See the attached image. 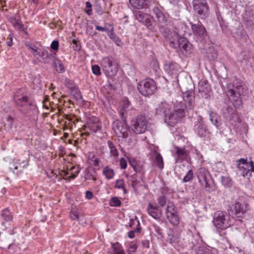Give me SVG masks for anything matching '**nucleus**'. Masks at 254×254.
I'll return each mask as SVG.
<instances>
[{"label":"nucleus","instance_id":"obj_1","mask_svg":"<svg viewBox=\"0 0 254 254\" xmlns=\"http://www.w3.org/2000/svg\"><path fill=\"white\" fill-rule=\"evenodd\" d=\"M185 112L184 107L179 103L174 106L173 110L170 109L164 117V121L168 126L173 127L177 124L180 118L185 116Z\"/></svg>","mask_w":254,"mask_h":254},{"label":"nucleus","instance_id":"obj_2","mask_svg":"<svg viewBox=\"0 0 254 254\" xmlns=\"http://www.w3.org/2000/svg\"><path fill=\"white\" fill-rule=\"evenodd\" d=\"M212 222L216 228L221 230H225L231 225L230 215L221 210L214 213Z\"/></svg>","mask_w":254,"mask_h":254},{"label":"nucleus","instance_id":"obj_3","mask_svg":"<svg viewBox=\"0 0 254 254\" xmlns=\"http://www.w3.org/2000/svg\"><path fill=\"white\" fill-rule=\"evenodd\" d=\"M137 88L141 95L149 97L155 93L157 85L153 79L148 78L140 81L137 84Z\"/></svg>","mask_w":254,"mask_h":254},{"label":"nucleus","instance_id":"obj_4","mask_svg":"<svg viewBox=\"0 0 254 254\" xmlns=\"http://www.w3.org/2000/svg\"><path fill=\"white\" fill-rule=\"evenodd\" d=\"M101 66L106 75L114 76L118 70V65L115 60L112 57H105L101 61Z\"/></svg>","mask_w":254,"mask_h":254},{"label":"nucleus","instance_id":"obj_5","mask_svg":"<svg viewBox=\"0 0 254 254\" xmlns=\"http://www.w3.org/2000/svg\"><path fill=\"white\" fill-rule=\"evenodd\" d=\"M197 175L199 182L205 188L206 191L211 192L214 190V187L212 185L211 176L206 168H199L197 172Z\"/></svg>","mask_w":254,"mask_h":254},{"label":"nucleus","instance_id":"obj_6","mask_svg":"<svg viewBox=\"0 0 254 254\" xmlns=\"http://www.w3.org/2000/svg\"><path fill=\"white\" fill-rule=\"evenodd\" d=\"M130 127L131 130L136 134L144 133L147 127L146 117L142 115L137 116L131 120Z\"/></svg>","mask_w":254,"mask_h":254},{"label":"nucleus","instance_id":"obj_7","mask_svg":"<svg viewBox=\"0 0 254 254\" xmlns=\"http://www.w3.org/2000/svg\"><path fill=\"white\" fill-rule=\"evenodd\" d=\"M244 89V86L240 84L236 86H234L233 89H229L227 92V95L230 100L236 107H240L242 105L241 95L243 94Z\"/></svg>","mask_w":254,"mask_h":254},{"label":"nucleus","instance_id":"obj_8","mask_svg":"<svg viewBox=\"0 0 254 254\" xmlns=\"http://www.w3.org/2000/svg\"><path fill=\"white\" fill-rule=\"evenodd\" d=\"M113 129L116 135L123 138H127L130 133L129 127L126 122H122L117 120L113 122L112 124Z\"/></svg>","mask_w":254,"mask_h":254},{"label":"nucleus","instance_id":"obj_9","mask_svg":"<svg viewBox=\"0 0 254 254\" xmlns=\"http://www.w3.org/2000/svg\"><path fill=\"white\" fill-rule=\"evenodd\" d=\"M193 7L194 11L202 19L209 15V7L206 0H193Z\"/></svg>","mask_w":254,"mask_h":254},{"label":"nucleus","instance_id":"obj_10","mask_svg":"<svg viewBox=\"0 0 254 254\" xmlns=\"http://www.w3.org/2000/svg\"><path fill=\"white\" fill-rule=\"evenodd\" d=\"M153 13L157 19V24L159 26L160 31L165 28L170 26V22H168V16L164 14L158 7H154L153 9Z\"/></svg>","mask_w":254,"mask_h":254},{"label":"nucleus","instance_id":"obj_11","mask_svg":"<svg viewBox=\"0 0 254 254\" xmlns=\"http://www.w3.org/2000/svg\"><path fill=\"white\" fill-rule=\"evenodd\" d=\"M163 36L166 38V40L169 42L170 46L172 47H175L176 42L181 37L178 33V31H171L170 26L161 30L160 31Z\"/></svg>","mask_w":254,"mask_h":254},{"label":"nucleus","instance_id":"obj_12","mask_svg":"<svg viewBox=\"0 0 254 254\" xmlns=\"http://www.w3.org/2000/svg\"><path fill=\"white\" fill-rule=\"evenodd\" d=\"M14 100L19 111L27 113L28 110L25 109V106L31 102L28 100V97L26 95L16 93L14 95Z\"/></svg>","mask_w":254,"mask_h":254},{"label":"nucleus","instance_id":"obj_13","mask_svg":"<svg viewBox=\"0 0 254 254\" xmlns=\"http://www.w3.org/2000/svg\"><path fill=\"white\" fill-rule=\"evenodd\" d=\"M165 212L167 218L171 224L173 225H177L179 223L180 218L173 204L169 203L168 204Z\"/></svg>","mask_w":254,"mask_h":254},{"label":"nucleus","instance_id":"obj_14","mask_svg":"<svg viewBox=\"0 0 254 254\" xmlns=\"http://www.w3.org/2000/svg\"><path fill=\"white\" fill-rule=\"evenodd\" d=\"M135 19L139 22L146 25L148 28L152 27V18L147 14L137 11L134 13Z\"/></svg>","mask_w":254,"mask_h":254},{"label":"nucleus","instance_id":"obj_15","mask_svg":"<svg viewBox=\"0 0 254 254\" xmlns=\"http://www.w3.org/2000/svg\"><path fill=\"white\" fill-rule=\"evenodd\" d=\"M85 127L95 133L100 130L102 128V125L98 118L93 116L88 120Z\"/></svg>","mask_w":254,"mask_h":254},{"label":"nucleus","instance_id":"obj_16","mask_svg":"<svg viewBox=\"0 0 254 254\" xmlns=\"http://www.w3.org/2000/svg\"><path fill=\"white\" fill-rule=\"evenodd\" d=\"M191 29L193 34L196 36L200 38H205L207 35L206 29L204 26L199 22L196 24H193L190 22Z\"/></svg>","mask_w":254,"mask_h":254},{"label":"nucleus","instance_id":"obj_17","mask_svg":"<svg viewBox=\"0 0 254 254\" xmlns=\"http://www.w3.org/2000/svg\"><path fill=\"white\" fill-rule=\"evenodd\" d=\"M229 213L238 217H241L246 211L244 205L240 202H236L229 206L228 210Z\"/></svg>","mask_w":254,"mask_h":254},{"label":"nucleus","instance_id":"obj_18","mask_svg":"<svg viewBox=\"0 0 254 254\" xmlns=\"http://www.w3.org/2000/svg\"><path fill=\"white\" fill-rule=\"evenodd\" d=\"M194 93L192 90L186 91L184 93V99L186 102V107L189 110L194 106Z\"/></svg>","mask_w":254,"mask_h":254},{"label":"nucleus","instance_id":"obj_19","mask_svg":"<svg viewBox=\"0 0 254 254\" xmlns=\"http://www.w3.org/2000/svg\"><path fill=\"white\" fill-rule=\"evenodd\" d=\"M210 87L205 81L199 83L198 92L201 97L204 99H208L210 97Z\"/></svg>","mask_w":254,"mask_h":254},{"label":"nucleus","instance_id":"obj_20","mask_svg":"<svg viewBox=\"0 0 254 254\" xmlns=\"http://www.w3.org/2000/svg\"><path fill=\"white\" fill-rule=\"evenodd\" d=\"M194 131L200 137L203 136L206 132V127L203 123L201 117H198L197 121L195 122L193 128Z\"/></svg>","mask_w":254,"mask_h":254},{"label":"nucleus","instance_id":"obj_21","mask_svg":"<svg viewBox=\"0 0 254 254\" xmlns=\"http://www.w3.org/2000/svg\"><path fill=\"white\" fill-rule=\"evenodd\" d=\"M147 212L149 215L155 219L160 218L162 215L161 210L157 206L151 203H149L147 205Z\"/></svg>","mask_w":254,"mask_h":254},{"label":"nucleus","instance_id":"obj_22","mask_svg":"<svg viewBox=\"0 0 254 254\" xmlns=\"http://www.w3.org/2000/svg\"><path fill=\"white\" fill-rule=\"evenodd\" d=\"M130 102L128 100L123 101L119 109V115L123 121L126 122L127 117L129 110Z\"/></svg>","mask_w":254,"mask_h":254},{"label":"nucleus","instance_id":"obj_23","mask_svg":"<svg viewBox=\"0 0 254 254\" xmlns=\"http://www.w3.org/2000/svg\"><path fill=\"white\" fill-rule=\"evenodd\" d=\"M131 6L135 9L147 8L150 3V0H129Z\"/></svg>","mask_w":254,"mask_h":254},{"label":"nucleus","instance_id":"obj_24","mask_svg":"<svg viewBox=\"0 0 254 254\" xmlns=\"http://www.w3.org/2000/svg\"><path fill=\"white\" fill-rule=\"evenodd\" d=\"M12 219V217L10 211L7 209H3L0 216V220L1 221V224L3 229H5L7 226L5 223H8L11 221Z\"/></svg>","mask_w":254,"mask_h":254},{"label":"nucleus","instance_id":"obj_25","mask_svg":"<svg viewBox=\"0 0 254 254\" xmlns=\"http://www.w3.org/2000/svg\"><path fill=\"white\" fill-rule=\"evenodd\" d=\"M175 49L179 48L183 53L187 52L189 48L188 40L184 37H180V39L178 40L175 44V47H173Z\"/></svg>","mask_w":254,"mask_h":254},{"label":"nucleus","instance_id":"obj_26","mask_svg":"<svg viewBox=\"0 0 254 254\" xmlns=\"http://www.w3.org/2000/svg\"><path fill=\"white\" fill-rule=\"evenodd\" d=\"M238 168L240 171H242L241 175L243 176H247L249 172V163L247 162V160L241 158L238 160L237 164Z\"/></svg>","mask_w":254,"mask_h":254},{"label":"nucleus","instance_id":"obj_27","mask_svg":"<svg viewBox=\"0 0 254 254\" xmlns=\"http://www.w3.org/2000/svg\"><path fill=\"white\" fill-rule=\"evenodd\" d=\"M151 156L154 165L160 169H162L164 167V163L163 158L161 154L157 151H154L152 152Z\"/></svg>","mask_w":254,"mask_h":254},{"label":"nucleus","instance_id":"obj_28","mask_svg":"<svg viewBox=\"0 0 254 254\" xmlns=\"http://www.w3.org/2000/svg\"><path fill=\"white\" fill-rule=\"evenodd\" d=\"M170 109V106L168 104L165 102H161L158 105L157 108L156 109L155 113L157 115H164L165 116Z\"/></svg>","mask_w":254,"mask_h":254},{"label":"nucleus","instance_id":"obj_29","mask_svg":"<svg viewBox=\"0 0 254 254\" xmlns=\"http://www.w3.org/2000/svg\"><path fill=\"white\" fill-rule=\"evenodd\" d=\"M218 250L212 247H199L196 252V254H218Z\"/></svg>","mask_w":254,"mask_h":254},{"label":"nucleus","instance_id":"obj_30","mask_svg":"<svg viewBox=\"0 0 254 254\" xmlns=\"http://www.w3.org/2000/svg\"><path fill=\"white\" fill-rule=\"evenodd\" d=\"M188 156L187 151L184 148H177L176 154L175 155L176 160L178 162H181L187 158Z\"/></svg>","mask_w":254,"mask_h":254},{"label":"nucleus","instance_id":"obj_31","mask_svg":"<svg viewBox=\"0 0 254 254\" xmlns=\"http://www.w3.org/2000/svg\"><path fill=\"white\" fill-rule=\"evenodd\" d=\"M110 254H126L122 245L118 242L112 243V249Z\"/></svg>","mask_w":254,"mask_h":254},{"label":"nucleus","instance_id":"obj_32","mask_svg":"<svg viewBox=\"0 0 254 254\" xmlns=\"http://www.w3.org/2000/svg\"><path fill=\"white\" fill-rule=\"evenodd\" d=\"M102 174L108 180L113 179L115 176L114 170L108 166H105L102 171Z\"/></svg>","mask_w":254,"mask_h":254},{"label":"nucleus","instance_id":"obj_33","mask_svg":"<svg viewBox=\"0 0 254 254\" xmlns=\"http://www.w3.org/2000/svg\"><path fill=\"white\" fill-rule=\"evenodd\" d=\"M25 108L26 110H27V113L21 112L23 114L26 115V116H30L36 113V106L34 103L33 102H30L26 106H25Z\"/></svg>","mask_w":254,"mask_h":254},{"label":"nucleus","instance_id":"obj_34","mask_svg":"<svg viewBox=\"0 0 254 254\" xmlns=\"http://www.w3.org/2000/svg\"><path fill=\"white\" fill-rule=\"evenodd\" d=\"M190 237H187L186 235L182 240H181L180 245H182L184 248L188 249V250H191L193 249V244L192 242L190 241Z\"/></svg>","mask_w":254,"mask_h":254},{"label":"nucleus","instance_id":"obj_35","mask_svg":"<svg viewBox=\"0 0 254 254\" xmlns=\"http://www.w3.org/2000/svg\"><path fill=\"white\" fill-rule=\"evenodd\" d=\"M187 237H190L191 238L190 239V242H192V244H193V248L196 246L198 241L200 240V238L198 233L197 234H193L191 232L189 231L187 234Z\"/></svg>","mask_w":254,"mask_h":254},{"label":"nucleus","instance_id":"obj_36","mask_svg":"<svg viewBox=\"0 0 254 254\" xmlns=\"http://www.w3.org/2000/svg\"><path fill=\"white\" fill-rule=\"evenodd\" d=\"M107 144L110 149V156L117 158L119 155V152L116 146L110 140L107 141Z\"/></svg>","mask_w":254,"mask_h":254},{"label":"nucleus","instance_id":"obj_37","mask_svg":"<svg viewBox=\"0 0 254 254\" xmlns=\"http://www.w3.org/2000/svg\"><path fill=\"white\" fill-rule=\"evenodd\" d=\"M235 111L232 108H228L227 112L224 113L225 118L230 121L235 120Z\"/></svg>","mask_w":254,"mask_h":254},{"label":"nucleus","instance_id":"obj_38","mask_svg":"<svg viewBox=\"0 0 254 254\" xmlns=\"http://www.w3.org/2000/svg\"><path fill=\"white\" fill-rule=\"evenodd\" d=\"M53 64L56 69V70L60 73L64 72V66L61 61L57 59H55L53 61Z\"/></svg>","mask_w":254,"mask_h":254},{"label":"nucleus","instance_id":"obj_39","mask_svg":"<svg viewBox=\"0 0 254 254\" xmlns=\"http://www.w3.org/2000/svg\"><path fill=\"white\" fill-rule=\"evenodd\" d=\"M88 159L92 162L95 166H98L99 165L100 160L96 157L94 152H90L88 153Z\"/></svg>","mask_w":254,"mask_h":254},{"label":"nucleus","instance_id":"obj_40","mask_svg":"<svg viewBox=\"0 0 254 254\" xmlns=\"http://www.w3.org/2000/svg\"><path fill=\"white\" fill-rule=\"evenodd\" d=\"M70 170L72 171L70 174L69 176H67L65 179L68 181L74 179L76 178L77 175L79 173L80 169L78 167L73 166L70 169Z\"/></svg>","mask_w":254,"mask_h":254},{"label":"nucleus","instance_id":"obj_41","mask_svg":"<svg viewBox=\"0 0 254 254\" xmlns=\"http://www.w3.org/2000/svg\"><path fill=\"white\" fill-rule=\"evenodd\" d=\"M209 117L211 122L215 126L219 127L221 125L220 121L215 113L210 112Z\"/></svg>","mask_w":254,"mask_h":254},{"label":"nucleus","instance_id":"obj_42","mask_svg":"<svg viewBox=\"0 0 254 254\" xmlns=\"http://www.w3.org/2000/svg\"><path fill=\"white\" fill-rule=\"evenodd\" d=\"M39 57H41L42 59L43 62L47 63L48 62L51 56L47 50H42Z\"/></svg>","mask_w":254,"mask_h":254},{"label":"nucleus","instance_id":"obj_43","mask_svg":"<svg viewBox=\"0 0 254 254\" xmlns=\"http://www.w3.org/2000/svg\"><path fill=\"white\" fill-rule=\"evenodd\" d=\"M129 226L132 229H135L136 228H141L139 220L135 217L134 219H131L129 222Z\"/></svg>","mask_w":254,"mask_h":254},{"label":"nucleus","instance_id":"obj_44","mask_svg":"<svg viewBox=\"0 0 254 254\" xmlns=\"http://www.w3.org/2000/svg\"><path fill=\"white\" fill-rule=\"evenodd\" d=\"M115 188L119 189H122L124 193L125 194L127 192V190L125 187V182L122 179L117 180L116 181Z\"/></svg>","mask_w":254,"mask_h":254},{"label":"nucleus","instance_id":"obj_45","mask_svg":"<svg viewBox=\"0 0 254 254\" xmlns=\"http://www.w3.org/2000/svg\"><path fill=\"white\" fill-rule=\"evenodd\" d=\"M153 228L156 236L158 238H162L163 237V231L159 226L154 224L153 225Z\"/></svg>","mask_w":254,"mask_h":254},{"label":"nucleus","instance_id":"obj_46","mask_svg":"<svg viewBox=\"0 0 254 254\" xmlns=\"http://www.w3.org/2000/svg\"><path fill=\"white\" fill-rule=\"evenodd\" d=\"M169 240L171 243L172 244H176L178 243L180 245L181 243L180 238L179 237L178 235H175V234H171L169 235Z\"/></svg>","mask_w":254,"mask_h":254},{"label":"nucleus","instance_id":"obj_47","mask_svg":"<svg viewBox=\"0 0 254 254\" xmlns=\"http://www.w3.org/2000/svg\"><path fill=\"white\" fill-rule=\"evenodd\" d=\"M141 228H136L135 229H132L131 230L128 232V237L129 238H133L136 234H139L140 233Z\"/></svg>","mask_w":254,"mask_h":254},{"label":"nucleus","instance_id":"obj_48","mask_svg":"<svg viewBox=\"0 0 254 254\" xmlns=\"http://www.w3.org/2000/svg\"><path fill=\"white\" fill-rule=\"evenodd\" d=\"M109 204L112 206L118 207L120 206L121 202L118 197H114L110 199Z\"/></svg>","mask_w":254,"mask_h":254},{"label":"nucleus","instance_id":"obj_49","mask_svg":"<svg viewBox=\"0 0 254 254\" xmlns=\"http://www.w3.org/2000/svg\"><path fill=\"white\" fill-rule=\"evenodd\" d=\"M193 177V174L191 170H189L187 174L185 175V176L184 177L183 182L186 183L189 182L190 181Z\"/></svg>","mask_w":254,"mask_h":254},{"label":"nucleus","instance_id":"obj_50","mask_svg":"<svg viewBox=\"0 0 254 254\" xmlns=\"http://www.w3.org/2000/svg\"><path fill=\"white\" fill-rule=\"evenodd\" d=\"M137 248V246L136 243L134 242H131L129 243L128 245V250L127 252L128 254H132V253L135 252Z\"/></svg>","mask_w":254,"mask_h":254},{"label":"nucleus","instance_id":"obj_51","mask_svg":"<svg viewBox=\"0 0 254 254\" xmlns=\"http://www.w3.org/2000/svg\"><path fill=\"white\" fill-rule=\"evenodd\" d=\"M109 37L118 46H121L122 44L121 41L119 38L112 32L109 34Z\"/></svg>","mask_w":254,"mask_h":254},{"label":"nucleus","instance_id":"obj_52","mask_svg":"<svg viewBox=\"0 0 254 254\" xmlns=\"http://www.w3.org/2000/svg\"><path fill=\"white\" fill-rule=\"evenodd\" d=\"M11 22L14 26L18 29H21L22 27L21 22L20 20L17 19L15 18L11 19Z\"/></svg>","mask_w":254,"mask_h":254},{"label":"nucleus","instance_id":"obj_53","mask_svg":"<svg viewBox=\"0 0 254 254\" xmlns=\"http://www.w3.org/2000/svg\"><path fill=\"white\" fill-rule=\"evenodd\" d=\"M129 163L130 165L133 169V170L136 172H139L141 170V169L139 167L137 166L136 164V162L134 159L129 161Z\"/></svg>","mask_w":254,"mask_h":254},{"label":"nucleus","instance_id":"obj_54","mask_svg":"<svg viewBox=\"0 0 254 254\" xmlns=\"http://www.w3.org/2000/svg\"><path fill=\"white\" fill-rule=\"evenodd\" d=\"M92 70L93 73L96 75H100L101 74L100 67L98 65H92Z\"/></svg>","mask_w":254,"mask_h":254},{"label":"nucleus","instance_id":"obj_55","mask_svg":"<svg viewBox=\"0 0 254 254\" xmlns=\"http://www.w3.org/2000/svg\"><path fill=\"white\" fill-rule=\"evenodd\" d=\"M157 200L159 204L162 207L164 206L166 203V198L165 196L162 195L159 196Z\"/></svg>","mask_w":254,"mask_h":254},{"label":"nucleus","instance_id":"obj_56","mask_svg":"<svg viewBox=\"0 0 254 254\" xmlns=\"http://www.w3.org/2000/svg\"><path fill=\"white\" fill-rule=\"evenodd\" d=\"M222 182L224 186L226 187H230L232 185V182L230 179L228 177H224L222 178Z\"/></svg>","mask_w":254,"mask_h":254},{"label":"nucleus","instance_id":"obj_57","mask_svg":"<svg viewBox=\"0 0 254 254\" xmlns=\"http://www.w3.org/2000/svg\"><path fill=\"white\" fill-rule=\"evenodd\" d=\"M19 164V166H18L17 165H16L15 167H14V170H18V169H19L20 170V171H22V169L26 166L28 165V162L27 161H23L22 162V164H21L20 163H18Z\"/></svg>","mask_w":254,"mask_h":254},{"label":"nucleus","instance_id":"obj_58","mask_svg":"<svg viewBox=\"0 0 254 254\" xmlns=\"http://www.w3.org/2000/svg\"><path fill=\"white\" fill-rule=\"evenodd\" d=\"M86 7L87 8V9L85 10L86 13L88 15H91L92 14V4L89 1H87L86 2Z\"/></svg>","mask_w":254,"mask_h":254},{"label":"nucleus","instance_id":"obj_59","mask_svg":"<svg viewBox=\"0 0 254 254\" xmlns=\"http://www.w3.org/2000/svg\"><path fill=\"white\" fill-rule=\"evenodd\" d=\"M141 247L143 249H148L150 246L149 241L146 239L142 240L141 243Z\"/></svg>","mask_w":254,"mask_h":254},{"label":"nucleus","instance_id":"obj_60","mask_svg":"<svg viewBox=\"0 0 254 254\" xmlns=\"http://www.w3.org/2000/svg\"><path fill=\"white\" fill-rule=\"evenodd\" d=\"M51 48L54 50H57L59 48V42L58 41H53L51 45Z\"/></svg>","mask_w":254,"mask_h":254},{"label":"nucleus","instance_id":"obj_61","mask_svg":"<svg viewBox=\"0 0 254 254\" xmlns=\"http://www.w3.org/2000/svg\"><path fill=\"white\" fill-rule=\"evenodd\" d=\"M120 166L122 169H125L127 167V164L126 160L124 158H122L120 160Z\"/></svg>","mask_w":254,"mask_h":254},{"label":"nucleus","instance_id":"obj_62","mask_svg":"<svg viewBox=\"0 0 254 254\" xmlns=\"http://www.w3.org/2000/svg\"><path fill=\"white\" fill-rule=\"evenodd\" d=\"M70 217L73 220H77L78 219V215L75 211H71L70 213Z\"/></svg>","mask_w":254,"mask_h":254},{"label":"nucleus","instance_id":"obj_63","mask_svg":"<svg viewBox=\"0 0 254 254\" xmlns=\"http://www.w3.org/2000/svg\"><path fill=\"white\" fill-rule=\"evenodd\" d=\"M85 197L88 199H91L93 197V194L92 191L87 190L85 192Z\"/></svg>","mask_w":254,"mask_h":254},{"label":"nucleus","instance_id":"obj_64","mask_svg":"<svg viewBox=\"0 0 254 254\" xmlns=\"http://www.w3.org/2000/svg\"><path fill=\"white\" fill-rule=\"evenodd\" d=\"M41 49L38 48H36L35 49V50H34V51L33 52V55L37 57V58H38L39 55H40V52L41 51Z\"/></svg>","mask_w":254,"mask_h":254}]
</instances>
